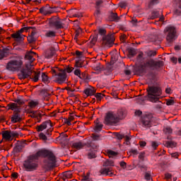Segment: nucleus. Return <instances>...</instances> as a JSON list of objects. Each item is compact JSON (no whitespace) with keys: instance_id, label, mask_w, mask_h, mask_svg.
I'll use <instances>...</instances> for the list:
<instances>
[{"instance_id":"nucleus-1","label":"nucleus","mask_w":181,"mask_h":181,"mask_svg":"<svg viewBox=\"0 0 181 181\" xmlns=\"http://www.w3.org/2000/svg\"><path fill=\"white\" fill-rule=\"evenodd\" d=\"M40 158H45L42 163V169L45 172H49V170H52L53 168L56 167V156H54V153L49 150L41 149L35 153L30 155L24 161L23 166L26 172L37 170L39 168L37 160Z\"/></svg>"},{"instance_id":"nucleus-2","label":"nucleus","mask_w":181,"mask_h":181,"mask_svg":"<svg viewBox=\"0 0 181 181\" xmlns=\"http://www.w3.org/2000/svg\"><path fill=\"white\" fill-rule=\"evenodd\" d=\"M145 57H144L143 52H140L136 58V62L139 63V65H136L135 70L137 73L143 74L146 73L150 69H153V67H162L163 66V61H155L153 59H148L144 62Z\"/></svg>"},{"instance_id":"nucleus-3","label":"nucleus","mask_w":181,"mask_h":181,"mask_svg":"<svg viewBox=\"0 0 181 181\" xmlns=\"http://www.w3.org/2000/svg\"><path fill=\"white\" fill-rule=\"evenodd\" d=\"M23 67V57L21 55L13 57V59L10 60L6 66V70L8 71H19Z\"/></svg>"},{"instance_id":"nucleus-4","label":"nucleus","mask_w":181,"mask_h":181,"mask_svg":"<svg viewBox=\"0 0 181 181\" xmlns=\"http://www.w3.org/2000/svg\"><path fill=\"white\" fill-rule=\"evenodd\" d=\"M147 100L151 103H158L162 95V90L158 86H148L147 88Z\"/></svg>"},{"instance_id":"nucleus-5","label":"nucleus","mask_w":181,"mask_h":181,"mask_svg":"<svg viewBox=\"0 0 181 181\" xmlns=\"http://www.w3.org/2000/svg\"><path fill=\"white\" fill-rule=\"evenodd\" d=\"M163 33L168 43H173V42H175L177 39V30H176L175 26L168 25L165 27Z\"/></svg>"},{"instance_id":"nucleus-6","label":"nucleus","mask_w":181,"mask_h":181,"mask_svg":"<svg viewBox=\"0 0 181 181\" xmlns=\"http://www.w3.org/2000/svg\"><path fill=\"white\" fill-rule=\"evenodd\" d=\"M37 132H42V131H45L47 129L46 135H51L50 133L53 132V124L51 120H46L42 122L41 124L38 125L36 127Z\"/></svg>"},{"instance_id":"nucleus-7","label":"nucleus","mask_w":181,"mask_h":181,"mask_svg":"<svg viewBox=\"0 0 181 181\" xmlns=\"http://www.w3.org/2000/svg\"><path fill=\"white\" fill-rule=\"evenodd\" d=\"M118 122L115 112L109 111L106 113L104 120V124L105 125H117Z\"/></svg>"},{"instance_id":"nucleus-8","label":"nucleus","mask_w":181,"mask_h":181,"mask_svg":"<svg viewBox=\"0 0 181 181\" xmlns=\"http://www.w3.org/2000/svg\"><path fill=\"white\" fill-rule=\"evenodd\" d=\"M49 28H54L55 30L59 29H63L64 24L62 22V20L57 17H52L49 20Z\"/></svg>"},{"instance_id":"nucleus-9","label":"nucleus","mask_w":181,"mask_h":181,"mask_svg":"<svg viewBox=\"0 0 181 181\" xmlns=\"http://www.w3.org/2000/svg\"><path fill=\"white\" fill-rule=\"evenodd\" d=\"M115 41L114 34H108L107 35L103 37V43L106 47H112Z\"/></svg>"},{"instance_id":"nucleus-10","label":"nucleus","mask_w":181,"mask_h":181,"mask_svg":"<svg viewBox=\"0 0 181 181\" xmlns=\"http://www.w3.org/2000/svg\"><path fill=\"white\" fill-rule=\"evenodd\" d=\"M55 83H58V84H63L67 80V74L66 71L61 70L55 76Z\"/></svg>"},{"instance_id":"nucleus-11","label":"nucleus","mask_w":181,"mask_h":181,"mask_svg":"<svg viewBox=\"0 0 181 181\" xmlns=\"http://www.w3.org/2000/svg\"><path fill=\"white\" fill-rule=\"evenodd\" d=\"M152 115H146L142 118V124L144 128H151L152 127Z\"/></svg>"},{"instance_id":"nucleus-12","label":"nucleus","mask_w":181,"mask_h":181,"mask_svg":"<svg viewBox=\"0 0 181 181\" xmlns=\"http://www.w3.org/2000/svg\"><path fill=\"white\" fill-rule=\"evenodd\" d=\"M29 29H32L30 35L27 37L28 43H33L36 42L37 38L35 37L37 33V29L35 27H29Z\"/></svg>"},{"instance_id":"nucleus-13","label":"nucleus","mask_w":181,"mask_h":181,"mask_svg":"<svg viewBox=\"0 0 181 181\" xmlns=\"http://www.w3.org/2000/svg\"><path fill=\"white\" fill-rule=\"evenodd\" d=\"M127 110L125 109H119L115 112L116 118L117 122H119L122 119H124L127 117Z\"/></svg>"},{"instance_id":"nucleus-14","label":"nucleus","mask_w":181,"mask_h":181,"mask_svg":"<svg viewBox=\"0 0 181 181\" xmlns=\"http://www.w3.org/2000/svg\"><path fill=\"white\" fill-rule=\"evenodd\" d=\"M35 56H36L35 52H33L32 51L27 52L24 57L25 63H33V62L35 60Z\"/></svg>"},{"instance_id":"nucleus-15","label":"nucleus","mask_w":181,"mask_h":181,"mask_svg":"<svg viewBox=\"0 0 181 181\" xmlns=\"http://www.w3.org/2000/svg\"><path fill=\"white\" fill-rule=\"evenodd\" d=\"M30 76H32V72H30V71L23 69L18 74V78L20 80H25V78H28L29 77H30Z\"/></svg>"},{"instance_id":"nucleus-16","label":"nucleus","mask_w":181,"mask_h":181,"mask_svg":"<svg viewBox=\"0 0 181 181\" xmlns=\"http://www.w3.org/2000/svg\"><path fill=\"white\" fill-rule=\"evenodd\" d=\"M40 13L45 16L51 15V13H53V9L49 4H47L45 6L40 8Z\"/></svg>"},{"instance_id":"nucleus-17","label":"nucleus","mask_w":181,"mask_h":181,"mask_svg":"<svg viewBox=\"0 0 181 181\" xmlns=\"http://www.w3.org/2000/svg\"><path fill=\"white\" fill-rule=\"evenodd\" d=\"M99 173H100V175H103L105 176L112 177L114 175V173H112V168L111 167L103 168L99 170Z\"/></svg>"},{"instance_id":"nucleus-18","label":"nucleus","mask_w":181,"mask_h":181,"mask_svg":"<svg viewBox=\"0 0 181 181\" xmlns=\"http://www.w3.org/2000/svg\"><path fill=\"white\" fill-rule=\"evenodd\" d=\"M11 121V124H16L22 121V117H21V115L19 114V112H16V111L13 112Z\"/></svg>"},{"instance_id":"nucleus-19","label":"nucleus","mask_w":181,"mask_h":181,"mask_svg":"<svg viewBox=\"0 0 181 181\" xmlns=\"http://www.w3.org/2000/svg\"><path fill=\"white\" fill-rule=\"evenodd\" d=\"M9 54H11V49H9V47L0 49V60L5 59V57H8Z\"/></svg>"},{"instance_id":"nucleus-20","label":"nucleus","mask_w":181,"mask_h":181,"mask_svg":"<svg viewBox=\"0 0 181 181\" xmlns=\"http://www.w3.org/2000/svg\"><path fill=\"white\" fill-rule=\"evenodd\" d=\"M87 159H95L97 158V150L90 148L86 154Z\"/></svg>"},{"instance_id":"nucleus-21","label":"nucleus","mask_w":181,"mask_h":181,"mask_svg":"<svg viewBox=\"0 0 181 181\" xmlns=\"http://www.w3.org/2000/svg\"><path fill=\"white\" fill-rule=\"evenodd\" d=\"M57 35V32H56V30H45V36L48 39H54V37H56Z\"/></svg>"},{"instance_id":"nucleus-22","label":"nucleus","mask_w":181,"mask_h":181,"mask_svg":"<svg viewBox=\"0 0 181 181\" xmlns=\"http://www.w3.org/2000/svg\"><path fill=\"white\" fill-rule=\"evenodd\" d=\"M11 37L15 39L16 42H23L25 38V35L20 34L19 33L16 32V33L11 34Z\"/></svg>"},{"instance_id":"nucleus-23","label":"nucleus","mask_w":181,"mask_h":181,"mask_svg":"<svg viewBox=\"0 0 181 181\" xmlns=\"http://www.w3.org/2000/svg\"><path fill=\"white\" fill-rule=\"evenodd\" d=\"M75 66L77 68L74 71V75L77 76V77H79V78H81V70L80 68L83 67V66L81 64L77 62L76 64H75Z\"/></svg>"},{"instance_id":"nucleus-24","label":"nucleus","mask_w":181,"mask_h":181,"mask_svg":"<svg viewBox=\"0 0 181 181\" xmlns=\"http://www.w3.org/2000/svg\"><path fill=\"white\" fill-rule=\"evenodd\" d=\"M39 77H40V71L36 72L34 71L30 76V80H32V81H34V83H37V81H39Z\"/></svg>"},{"instance_id":"nucleus-25","label":"nucleus","mask_w":181,"mask_h":181,"mask_svg":"<svg viewBox=\"0 0 181 181\" xmlns=\"http://www.w3.org/2000/svg\"><path fill=\"white\" fill-rule=\"evenodd\" d=\"M83 93L84 94H86V95L88 97V96L94 95V94H95L96 93V90H95V88H94V87H90L85 89Z\"/></svg>"},{"instance_id":"nucleus-26","label":"nucleus","mask_w":181,"mask_h":181,"mask_svg":"<svg viewBox=\"0 0 181 181\" xmlns=\"http://www.w3.org/2000/svg\"><path fill=\"white\" fill-rule=\"evenodd\" d=\"M72 146L74 149L80 151V149H83L86 146V144L83 143V141H76L72 144Z\"/></svg>"},{"instance_id":"nucleus-27","label":"nucleus","mask_w":181,"mask_h":181,"mask_svg":"<svg viewBox=\"0 0 181 181\" xmlns=\"http://www.w3.org/2000/svg\"><path fill=\"white\" fill-rule=\"evenodd\" d=\"M109 19L112 22H119L120 18L118 16V14L117 13H111L109 16Z\"/></svg>"},{"instance_id":"nucleus-28","label":"nucleus","mask_w":181,"mask_h":181,"mask_svg":"<svg viewBox=\"0 0 181 181\" xmlns=\"http://www.w3.org/2000/svg\"><path fill=\"white\" fill-rule=\"evenodd\" d=\"M95 127L94 128L95 132H100L102 129H103V127H104V125L101 123H100V121L98 120V119H97L95 121Z\"/></svg>"},{"instance_id":"nucleus-29","label":"nucleus","mask_w":181,"mask_h":181,"mask_svg":"<svg viewBox=\"0 0 181 181\" xmlns=\"http://www.w3.org/2000/svg\"><path fill=\"white\" fill-rule=\"evenodd\" d=\"M39 95H40V97H42V98L46 99L48 97H50L51 95H50V93H47V90L42 89L40 91Z\"/></svg>"},{"instance_id":"nucleus-30","label":"nucleus","mask_w":181,"mask_h":181,"mask_svg":"<svg viewBox=\"0 0 181 181\" xmlns=\"http://www.w3.org/2000/svg\"><path fill=\"white\" fill-rule=\"evenodd\" d=\"M2 136L3 139H5L6 141H11V139H12L11 132L9 131H4L2 134Z\"/></svg>"},{"instance_id":"nucleus-31","label":"nucleus","mask_w":181,"mask_h":181,"mask_svg":"<svg viewBox=\"0 0 181 181\" xmlns=\"http://www.w3.org/2000/svg\"><path fill=\"white\" fill-rule=\"evenodd\" d=\"M7 107H8V110H11V111H14V112L16 111V110H18V108H19V106H18V104L15 103L8 104Z\"/></svg>"},{"instance_id":"nucleus-32","label":"nucleus","mask_w":181,"mask_h":181,"mask_svg":"<svg viewBox=\"0 0 181 181\" xmlns=\"http://www.w3.org/2000/svg\"><path fill=\"white\" fill-rule=\"evenodd\" d=\"M73 177V173L71 171H66L63 173V180H66V179H71Z\"/></svg>"},{"instance_id":"nucleus-33","label":"nucleus","mask_w":181,"mask_h":181,"mask_svg":"<svg viewBox=\"0 0 181 181\" xmlns=\"http://www.w3.org/2000/svg\"><path fill=\"white\" fill-rule=\"evenodd\" d=\"M39 105V101L37 100H31L28 103V107L30 108H36Z\"/></svg>"},{"instance_id":"nucleus-34","label":"nucleus","mask_w":181,"mask_h":181,"mask_svg":"<svg viewBox=\"0 0 181 181\" xmlns=\"http://www.w3.org/2000/svg\"><path fill=\"white\" fill-rule=\"evenodd\" d=\"M41 78L42 83H45V84H47V83H49V76H47V75L45 73H42Z\"/></svg>"},{"instance_id":"nucleus-35","label":"nucleus","mask_w":181,"mask_h":181,"mask_svg":"<svg viewBox=\"0 0 181 181\" xmlns=\"http://www.w3.org/2000/svg\"><path fill=\"white\" fill-rule=\"evenodd\" d=\"M110 166H114V161L112 160H107L103 163V167L104 168H110Z\"/></svg>"},{"instance_id":"nucleus-36","label":"nucleus","mask_w":181,"mask_h":181,"mask_svg":"<svg viewBox=\"0 0 181 181\" xmlns=\"http://www.w3.org/2000/svg\"><path fill=\"white\" fill-rule=\"evenodd\" d=\"M33 65L32 64V63H26L25 62V70L28 71H30V73H33Z\"/></svg>"},{"instance_id":"nucleus-37","label":"nucleus","mask_w":181,"mask_h":181,"mask_svg":"<svg viewBox=\"0 0 181 181\" xmlns=\"http://www.w3.org/2000/svg\"><path fill=\"white\" fill-rule=\"evenodd\" d=\"M163 132L165 135H170V134L173 132V130L170 127H166L163 128Z\"/></svg>"},{"instance_id":"nucleus-38","label":"nucleus","mask_w":181,"mask_h":181,"mask_svg":"<svg viewBox=\"0 0 181 181\" xmlns=\"http://www.w3.org/2000/svg\"><path fill=\"white\" fill-rule=\"evenodd\" d=\"M13 101L14 103H16V104L18 105H23V104H25V101H23V99L20 98H17Z\"/></svg>"},{"instance_id":"nucleus-39","label":"nucleus","mask_w":181,"mask_h":181,"mask_svg":"<svg viewBox=\"0 0 181 181\" xmlns=\"http://www.w3.org/2000/svg\"><path fill=\"white\" fill-rule=\"evenodd\" d=\"M54 52L52 50H48L45 52L46 59H52L53 57Z\"/></svg>"},{"instance_id":"nucleus-40","label":"nucleus","mask_w":181,"mask_h":181,"mask_svg":"<svg viewBox=\"0 0 181 181\" xmlns=\"http://www.w3.org/2000/svg\"><path fill=\"white\" fill-rule=\"evenodd\" d=\"M35 115L36 119H37L38 122H40V120L42 119V117H43V115L40 112L35 111Z\"/></svg>"},{"instance_id":"nucleus-41","label":"nucleus","mask_w":181,"mask_h":181,"mask_svg":"<svg viewBox=\"0 0 181 181\" xmlns=\"http://www.w3.org/2000/svg\"><path fill=\"white\" fill-rule=\"evenodd\" d=\"M59 69H51V73L52 74L53 77H56L57 74H59Z\"/></svg>"},{"instance_id":"nucleus-42","label":"nucleus","mask_w":181,"mask_h":181,"mask_svg":"<svg viewBox=\"0 0 181 181\" xmlns=\"http://www.w3.org/2000/svg\"><path fill=\"white\" fill-rule=\"evenodd\" d=\"M168 148H175L176 143L175 141H168L166 143Z\"/></svg>"},{"instance_id":"nucleus-43","label":"nucleus","mask_w":181,"mask_h":181,"mask_svg":"<svg viewBox=\"0 0 181 181\" xmlns=\"http://www.w3.org/2000/svg\"><path fill=\"white\" fill-rule=\"evenodd\" d=\"M95 98H96V100L98 101H101V100H103V98H104V95L103 93H97L95 95Z\"/></svg>"},{"instance_id":"nucleus-44","label":"nucleus","mask_w":181,"mask_h":181,"mask_svg":"<svg viewBox=\"0 0 181 181\" xmlns=\"http://www.w3.org/2000/svg\"><path fill=\"white\" fill-rule=\"evenodd\" d=\"M74 70L73 66H67L65 69L62 70V71H65V73H71Z\"/></svg>"},{"instance_id":"nucleus-45","label":"nucleus","mask_w":181,"mask_h":181,"mask_svg":"<svg viewBox=\"0 0 181 181\" xmlns=\"http://www.w3.org/2000/svg\"><path fill=\"white\" fill-rule=\"evenodd\" d=\"M98 33L100 36H105V33H107V30L105 28H99Z\"/></svg>"},{"instance_id":"nucleus-46","label":"nucleus","mask_w":181,"mask_h":181,"mask_svg":"<svg viewBox=\"0 0 181 181\" xmlns=\"http://www.w3.org/2000/svg\"><path fill=\"white\" fill-rule=\"evenodd\" d=\"M157 4H159V0H150L148 6H153V5H156Z\"/></svg>"},{"instance_id":"nucleus-47","label":"nucleus","mask_w":181,"mask_h":181,"mask_svg":"<svg viewBox=\"0 0 181 181\" xmlns=\"http://www.w3.org/2000/svg\"><path fill=\"white\" fill-rule=\"evenodd\" d=\"M156 54V51H148L147 52V56H148V57H154V56Z\"/></svg>"},{"instance_id":"nucleus-48","label":"nucleus","mask_w":181,"mask_h":181,"mask_svg":"<svg viewBox=\"0 0 181 181\" xmlns=\"http://www.w3.org/2000/svg\"><path fill=\"white\" fill-rule=\"evenodd\" d=\"M159 17V11H154L152 12V19H156V18Z\"/></svg>"},{"instance_id":"nucleus-49","label":"nucleus","mask_w":181,"mask_h":181,"mask_svg":"<svg viewBox=\"0 0 181 181\" xmlns=\"http://www.w3.org/2000/svg\"><path fill=\"white\" fill-rule=\"evenodd\" d=\"M115 136H116L117 139L119 140L123 139V138L125 137L124 134H121L119 133H115Z\"/></svg>"},{"instance_id":"nucleus-50","label":"nucleus","mask_w":181,"mask_h":181,"mask_svg":"<svg viewBox=\"0 0 181 181\" xmlns=\"http://www.w3.org/2000/svg\"><path fill=\"white\" fill-rule=\"evenodd\" d=\"M109 156H117L118 155V153L112 151V150H110L108 152H107Z\"/></svg>"},{"instance_id":"nucleus-51","label":"nucleus","mask_w":181,"mask_h":181,"mask_svg":"<svg viewBox=\"0 0 181 181\" xmlns=\"http://www.w3.org/2000/svg\"><path fill=\"white\" fill-rule=\"evenodd\" d=\"M39 136L40 139H42V141H47V136H46L43 133H40Z\"/></svg>"},{"instance_id":"nucleus-52","label":"nucleus","mask_w":181,"mask_h":181,"mask_svg":"<svg viewBox=\"0 0 181 181\" xmlns=\"http://www.w3.org/2000/svg\"><path fill=\"white\" fill-rule=\"evenodd\" d=\"M151 146L154 149H156V148H158L159 146V144L156 141H151Z\"/></svg>"},{"instance_id":"nucleus-53","label":"nucleus","mask_w":181,"mask_h":181,"mask_svg":"<svg viewBox=\"0 0 181 181\" xmlns=\"http://www.w3.org/2000/svg\"><path fill=\"white\" fill-rule=\"evenodd\" d=\"M173 104H175V100H173L172 99L167 100V101H166L167 105H173Z\"/></svg>"},{"instance_id":"nucleus-54","label":"nucleus","mask_w":181,"mask_h":181,"mask_svg":"<svg viewBox=\"0 0 181 181\" xmlns=\"http://www.w3.org/2000/svg\"><path fill=\"white\" fill-rule=\"evenodd\" d=\"M29 27L28 28H23L21 30H19L18 31H17L18 33H19L20 35H21V33H23V32H25V30H29Z\"/></svg>"},{"instance_id":"nucleus-55","label":"nucleus","mask_w":181,"mask_h":181,"mask_svg":"<svg viewBox=\"0 0 181 181\" xmlns=\"http://www.w3.org/2000/svg\"><path fill=\"white\" fill-rule=\"evenodd\" d=\"M145 179H146V180H148V181H149V180H151V179H152V177L151 176V174H149V173H146L145 174Z\"/></svg>"},{"instance_id":"nucleus-56","label":"nucleus","mask_w":181,"mask_h":181,"mask_svg":"<svg viewBox=\"0 0 181 181\" xmlns=\"http://www.w3.org/2000/svg\"><path fill=\"white\" fill-rule=\"evenodd\" d=\"M175 5L179 9H181V0H175Z\"/></svg>"},{"instance_id":"nucleus-57","label":"nucleus","mask_w":181,"mask_h":181,"mask_svg":"<svg viewBox=\"0 0 181 181\" xmlns=\"http://www.w3.org/2000/svg\"><path fill=\"white\" fill-rule=\"evenodd\" d=\"M120 166L123 169H126L127 168V163H125V161H121L120 162Z\"/></svg>"},{"instance_id":"nucleus-58","label":"nucleus","mask_w":181,"mask_h":181,"mask_svg":"<svg viewBox=\"0 0 181 181\" xmlns=\"http://www.w3.org/2000/svg\"><path fill=\"white\" fill-rule=\"evenodd\" d=\"M103 2H104V0H98L96 1V6H97V8H100V6L101 4H103Z\"/></svg>"},{"instance_id":"nucleus-59","label":"nucleus","mask_w":181,"mask_h":181,"mask_svg":"<svg viewBox=\"0 0 181 181\" xmlns=\"http://www.w3.org/2000/svg\"><path fill=\"white\" fill-rule=\"evenodd\" d=\"M74 18H81L83 16V14L81 13H76L73 14Z\"/></svg>"},{"instance_id":"nucleus-60","label":"nucleus","mask_w":181,"mask_h":181,"mask_svg":"<svg viewBox=\"0 0 181 181\" xmlns=\"http://www.w3.org/2000/svg\"><path fill=\"white\" fill-rule=\"evenodd\" d=\"M11 138H13L15 136H18V134L16 132H10Z\"/></svg>"},{"instance_id":"nucleus-61","label":"nucleus","mask_w":181,"mask_h":181,"mask_svg":"<svg viewBox=\"0 0 181 181\" xmlns=\"http://www.w3.org/2000/svg\"><path fill=\"white\" fill-rule=\"evenodd\" d=\"M97 40H98V37L97 36H94L92 40H90V42L93 44V45H95V42H97Z\"/></svg>"},{"instance_id":"nucleus-62","label":"nucleus","mask_w":181,"mask_h":181,"mask_svg":"<svg viewBox=\"0 0 181 181\" xmlns=\"http://www.w3.org/2000/svg\"><path fill=\"white\" fill-rule=\"evenodd\" d=\"M145 158V153H141L139 156V159H141V160H144Z\"/></svg>"},{"instance_id":"nucleus-63","label":"nucleus","mask_w":181,"mask_h":181,"mask_svg":"<svg viewBox=\"0 0 181 181\" xmlns=\"http://www.w3.org/2000/svg\"><path fill=\"white\" fill-rule=\"evenodd\" d=\"M129 53L131 56H135V50L134 49H130Z\"/></svg>"},{"instance_id":"nucleus-64","label":"nucleus","mask_w":181,"mask_h":181,"mask_svg":"<svg viewBox=\"0 0 181 181\" xmlns=\"http://www.w3.org/2000/svg\"><path fill=\"white\" fill-rule=\"evenodd\" d=\"M175 15H177V16H180L181 15V11L180 10H175V12H174Z\"/></svg>"}]
</instances>
